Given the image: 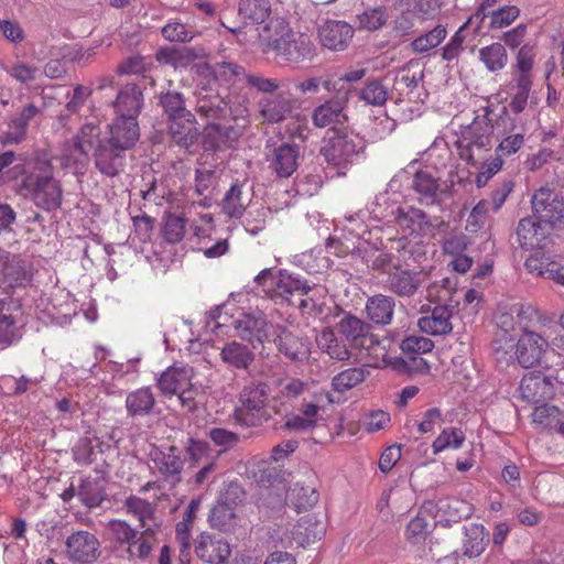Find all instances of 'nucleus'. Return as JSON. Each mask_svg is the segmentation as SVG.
<instances>
[{"mask_svg": "<svg viewBox=\"0 0 564 564\" xmlns=\"http://www.w3.org/2000/svg\"><path fill=\"white\" fill-rule=\"evenodd\" d=\"M549 340L535 332L527 330L518 339V362L524 368L541 365L544 369L543 373L523 377L521 390L525 398L535 401L552 399L555 386L564 384V356L554 349L549 351Z\"/></svg>", "mask_w": 564, "mask_h": 564, "instance_id": "nucleus-1", "label": "nucleus"}, {"mask_svg": "<svg viewBox=\"0 0 564 564\" xmlns=\"http://www.w3.org/2000/svg\"><path fill=\"white\" fill-rule=\"evenodd\" d=\"M457 279L455 276L443 278L427 286L426 299L436 302L431 315L417 321L419 328L433 336L448 334L453 329L452 318L459 305Z\"/></svg>", "mask_w": 564, "mask_h": 564, "instance_id": "nucleus-2", "label": "nucleus"}, {"mask_svg": "<svg viewBox=\"0 0 564 564\" xmlns=\"http://www.w3.org/2000/svg\"><path fill=\"white\" fill-rule=\"evenodd\" d=\"M263 31L268 35L260 34V36L267 41V46L285 62L305 63L313 61L316 56V45L312 36L293 31L282 19L270 20Z\"/></svg>", "mask_w": 564, "mask_h": 564, "instance_id": "nucleus-3", "label": "nucleus"}, {"mask_svg": "<svg viewBox=\"0 0 564 564\" xmlns=\"http://www.w3.org/2000/svg\"><path fill=\"white\" fill-rule=\"evenodd\" d=\"M21 187L41 209L52 212L62 205L63 189L54 177V166L47 160L34 162L33 171L22 180Z\"/></svg>", "mask_w": 564, "mask_h": 564, "instance_id": "nucleus-4", "label": "nucleus"}, {"mask_svg": "<svg viewBox=\"0 0 564 564\" xmlns=\"http://www.w3.org/2000/svg\"><path fill=\"white\" fill-rule=\"evenodd\" d=\"M365 148V140L358 134L345 129H332L323 139L318 154L328 166L336 169L338 175H345Z\"/></svg>", "mask_w": 564, "mask_h": 564, "instance_id": "nucleus-5", "label": "nucleus"}, {"mask_svg": "<svg viewBox=\"0 0 564 564\" xmlns=\"http://www.w3.org/2000/svg\"><path fill=\"white\" fill-rule=\"evenodd\" d=\"M489 109L485 113L476 116L470 124L464 128L460 138L457 140L459 158L470 165H476L481 154L491 149V133L494 126L488 118Z\"/></svg>", "mask_w": 564, "mask_h": 564, "instance_id": "nucleus-6", "label": "nucleus"}, {"mask_svg": "<svg viewBox=\"0 0 564 564\" xmlns=\"http://www.w3.org/2000/svg\"><path fill=\"white\" fill-rule=\"evenodd\" d=\"M240 405L235 410L236 420L246 426H260L269 421V387L262 381L245 386L239 394Z\"/></svg>", "mask_w": 564, "mask_h": 564, "instance_id": "nucleus-7", "label": "nucleus"}, {"mask_svg": "<svg viewBox=\"0 0 564 564\" xmlns=\"http://www.w3.org/2000/svg\"><path fill=\"white\" fill-rule=\"evenodd\" d=\"M196 113L206 122V144L210 149L219 147V141L213 135L217 134L219 139L226 135V130L218 121L228 116V101L219 93L212 94L206 88L197 93L195 106Z\"/></svg>", "mask_w": 564, "mask_h": 564, "instance_id": "nucleus-8", "label": "nucleus"}, {"mask_svg": "<svg viewBox=\"0 0 564 564\" xmlns=\"http://www.w3.org/2000/svg\"><path fill=\"white\" fill-rule=\"evenodd\" d=\"M64 545L65 557L75 564H93L102 554L99 539L87 530L73 531L66 536Z\"/></svg>", "mask_w": 564, "mask_h": 564, "instance_id": "nucleus-9", "label": "nucleus"}, {"mask_svg": "<svg viewBox=\"0 0 564 564\" xmlns=\"http://www.w3.org/2000/svg\"><path fill=\"white\" fill-rule=\"evenodd\" d=\"M335 326L337 333L347 341V347H351L354 351L370 350L379 344L372 326L350 313H345Z\"/></svg>", "mask_w": 564, "mask_h": 564, "instance_id": "nucleus-10", "label": "nucleus"}, {"mask_svg": "<svg viewBox=\"0 0 564 564\" xmlns=\"http://www.w3.org/2000/svg\"><path fill=\"white\" fill-rule=\"evenodd\" d=\"M534 217L552 228H564V196L549 188H540L532 197Z\"/></svg>", "mask_w": 564, "mask_h": 564, "instance_id": "nucleus-11", "label": "nucleus"}, {"mask_svg": "<svg viewBox=\"0 0 564 564\" xmlns=\"http://www.w3.org/2000/svg\"><path fill=\"white\" fill-rule=\"evenodd\" d=\"M427 273L422 270L402 268L400 264L387 272L384 289L399 297H413L425 283Z\"/></svg>", "mask_w": 564, "mask_h": 564, "instance_id": "nucleus-12", "label": "nucleus"}, {"mask_svg": "<svg viewBox=\"0 0 564 564\" xmlns=\"http://www.w3.org/2000/svg\"><path fill=\"white\" fill-rule=\"evenodd\" d=\"M303 160L301 147L292 141H283L268 154L269 167L281 178H288L299 169Z\"/></svg>", "mask_w": 564, "mask_h": 564, "instance_id": "nucleus-13", "label": "nucleus"}, {"mask_svg": "<svg viewBox=\"0 0 564 564\" xmlns=\"http://www.w3.org/2000/svg\"><path fill=\"white\" fill-rule=\"evenodd\" d=\"M151 458L155 469L163 480L172 486L182 481V471L185 460L182 451L175 445L155 448L151 452Z\"/></svg>", "mask_w": 564, "mask_h": 564, "instance_id": "nucleus-14", "label": "nucleus"}, {"mask_svg": "<svg viewBox=\"0 0 564 564\" xmlns=\"http://www.w3.org/2000/svg\"><path fill=\"white\" fill-rule=\"evenodd\" d=\"M231 326L237 336L248 341L252 349H257L269 337V322L261 313H240L232 318Z\"/></svg>", "mask_w": 564, "mask_h": 564, "instance_id": "nucleus-15", "label": "nucleus"}, {"mask_svg": "<svg viewBox=\"0 0 564 564\" xmlns=\"http://www.w3.org/2000/svg\"><path fill=\"white\" fill-rule=\"evenodd\" d=\"M95 167L107 177L120 175L126 166L127 151L102 139L93 152Z\"/></svg>", "mask_w": 564, "mask_h": 564, "instance_id": "nucleus-16", "label": "nucleus"}, {"mask_svg": "<svg viewBox=\"0 0 564 564\" xmlns=\"http://www.w3.org/2000/svg\"><path fill=\"white\" fill-rule=\"evenodd\" d=\"M496 129L499 131L502 140L496 149L499 156H509L518 152L524 142V128L517 124L516 118H512L507 108H503L499 117Z\"/></svg>", "mask_w": 564, "mask_h": 564, "instance_id": "nucleus-17", "label": "nucleus"}, {"mask_svg": "<svg viewBox=\"0 0 564 564\" xmlns=\"http://www.w3.org/2000/svg\"><path fill=\"white\" fill-rule=\"evenodd\" d=\"M299 108V100L284 93L265 96L259 99L258 109L263 121L279 123L283 121L293 110Z\"/></svg>", "mask_w": 564, "mask_h": 564, "instance_id": "nucleus-18", "label": "nucleus"}, {"mask_svg": "<svg viewBox=\"0 0 564 564\" xmlns=\"http://www.w3.org/2000/svg\"><path fill=\"white\" fill-rule=\"evenodd\" d=\"M411 187L417 195L419 203L424 206L441 205L445 196L441 178L427 169L415 172Z\"/></svg>", "mask_w": 564, "mask_h": 564, "instance_id": "nucleus-19", "label": "nucleus"}, {"mask_svg": "<svg viewBox=\"0 0 564 564\" xmlns=\"http://www.w3.org/2000/svg\"><path fill=\"white\" fill-rule=\"evenodd\" d=\"M195 553L208 564H225L231 554L229 543L219 536L202 533L195 540Z\"/></svg>", "mask_w": 564, "mask_h": 564, "instance_id": "nucleus-20", "label": "nucleus"}, {"mask_svg": "<svg viewBox=\"0 0 564 564\" xmlns=\"http://www.w3.org/2000/svg\"><path fill=\"white\" fill-rule=\"evenodd\" d=\"M348 93L344 97L337 99L326 100L324 104L316 107L312 112V121L316 128H327L329 131L336 129L337 124H344L348 121V116L345 113V104L348 100Z\"/></svg>", "mask_w": 564, "mask_h": 564, "instance_id": "nucleus-21", "label": "nucleus"}, {"mask_svg": "<svg viewBox=\"0 0 564 564\" xmlns=\"http://www.w3.org/2000/svg\"><path fill=\"white\" fill-rule=\"evenodd\" d=\"M31 280L26 263L19 257L0 256V289L21 286Z\"/></svg>", "mask_w": 564, "mask_h": 564, "instance_id": "nucleus-22", "label": "nucleus"}, {"mask_svg": "<svg viewBox=\"0 0 564 564\" xmlns=\"http://www.w3.org/2000/svg\"><path fill=\"white\" fill-rule=\"evenodd\" d=\"M139 137L140 130L137 120L129 117H117L109 126V135L104 137L102 139L124 151H128L134 147Z\"/></svg>", "mask_w": 564, "mask_h": 564, "instance_id": "nucleus-23", "label": "nucleus"}, {"mask_svg": "<svg viewBox=\"0 0 564 564\" xmlns=\"http://www.w3.org/2000/svg\"><path fill=\"white\" fill-rule=\"evenodd\" d=\"M354 33L352 26L344 21H327L318 31L322 45L332 51L345 50Z\"/></svg>", "mask_w": 564, "mask_h": 564, "instance_id": "nucleus-24", "label": "nucleus"}, {"mask_svg": "<svg viewBox=\"0 0 564 564\" xmlns=\"http://www.w3.org/2000/svg\"><path fill=\"white\" fill-rule=\"evenodd\" d=\"M315 340L321 351L330 359L347 361L354 355L351 347H347L345 338L337 333L336 326L334 328L324 327Z\"/></svg>", "mask_w": 564, "mask_h": 564, "instance_id": "nucleus-25", "label": "nucleus"}, {"mask_svg": "<svg viewBox=\"0 0 564 564\" xmlns=\"http://www.w3.org/2000/svg\"><path fill=\"white\" fill-rule=\"evenodd\" d=\"M143 106L142 89L137 84H127L123 86L113 101V107L118 117L132 118L137 120Z\"/></svg>", "mask_w": 564, "mask_h": 564, "instance_id": "nucleus-26", "label": "nucleus"}, {"mask_svg": "<svg viewBox=\"0 0 564 564\" xmlns=\"http://www.w3.org/2000/svg\"><path fill=\"white\" fill-rule=\"evenodd\" d=\"M395 224L410 235H423L434 227L427 214L415 207H398L392 212Z\"/></svg>", "mask_w": 564, "mask_h": 564, "instance_id": "nucleus-27", "label": "nucleus"}, {"mask_svg": "<svg viewBox=\"0 0 564 564\" xmlns=\"http://www.w3.org/2000/svg\"><path fill=\"white\" fill-rule=\"evenodd\" d=\"M40 113L34 104L25 106L21 112L12 117L8 123V130L0 137L2 144H19L25 137L30 121Z\"/></svg>", "mask_w": 564, "mask_h": 564, "instance_id": "nucleus-28", "label": "nucleus"}, {"mask_svg": "<svg viewBox=\"0 0 564 564\" xmlns=\"http://www.w3.org/2000/svg\"><path fill=\"white\" fill-rule=\"evenodd\" d=\"M167 123L170 134L177 145L187 149L197 141L199 131L192 111L167 120Z\"/></svg>", "mask_w": 564, "mask_h": 564, "instance_id": "nucleus-29", "label": "nucleus"}, {"mask_svg": "<svg viewBox=\"0 0 564 564\" xmlns=\"http://www.w3.org/2000/svg\"><path fill=\"white\" fill-rule=\"evenodd\" d=\"M241 489L237 485H231L217 503L213 507L209 513V523L213 528L219 531H228L232 528L235 520V502L229 499V495L238 496Z\"/></svg>", "mask_w": 564, "mask_h": 564, "instance_id": "nucleus-30", "label": "nucleus"}, {"mask_svg": "<svg viewBox=\"0 0 564 564\" xmlns=\"http://www.w3.org/2000/svg\"><path fill=\"white\" fill-rule=\"evenodd\" d=\"M435 508V518L440 520V522H444L446 525H451L452 523H457L460 520L468 518L473 508L467 501L448 497V498H440L434 503Z\"/></svg>", "mask_w": 564, "mask_h": 564, "instance_id": "nucleus-31", "label": "nucleus"}, {"mask_svg": "<svg viewBox=\"0 0 564 564\" xmlns=\"http://www.w3.org/2000/svg\"><path fill=\"white\" fill-rule=\"evenodd\" d=\"M544 224L535 217L523 218L517 228L518 242L521 248L533 250L542 248L546 240Z\"/></svg>", "mask_w": 564, "mask_h": 564, "instance_id": "nucleus-32", "label": "nucleus"}, {"mask_svg": "<svg viewBox=\"0 0 564 564\" xmlns=\"http://www.w3.org/2000/svg\"><path fill=\"white\" fill-rule=\"evenodd\" d=\"M220 359L231 369L249 371L256 355L247 345L232 340L226 343L221 348Z\"/></svg>", "mask_w": 564, "mask_h": 564, "instance_id": "nucleus-33", "label": "nucleus"}, {"mask_svg": "<svg viewBox=\"0 0 564 564\" xmlns=\"http://www.w3.org/2000/svg\"><path fill=\"white\" fill-rule=\"evenodd\" d=\"M275 343L279 351L291 360H302L308 355V347L300 336L284 326L275 327Z\"/></svg>", "mask_w": 564, "mask_h": 564, "instance_id": "nucleus-34", "label": "nucleus"}, {"mask_svg": "<svg viewBox=\"0 0 564 564\" xmlns=\"http://www.w3.org/2000/svg\"><path fill=\"white\" fill-rule=\"evenodd\" d=\"M274 296L290 300L291 296H305L312 290L308 282L297 274L280 270L275 278Z\"/></svg>", "mask_w": 564, "mask_h": 564, "instance_id": "nucleus-35", "label": "nucleus"}, {"mask_svg": "<svg viewBox=\"0 0 564 564\" xmlns=\"http://www.w3.org/2000/svg\"><path fill=\"white\" fill-rule=\"evenodd\" d=\"M395 302L389 295L376 294L368 297L366 313L368 318L377 325H389L394 314Z\"/></svg>", "mask_w": 564, "mask_h": 564, "instance_id": "nucleus-36", "label": "nucleus"}, {"mask_svg": "<svg viewBox=\"0 0 564 564\" xmlns=\"http://www.w3.org/2000/svg\"><path fill=\"white\" fill-rule=\"evenodd\" d=\"M155 397L149 387L139 388L126 397L127 414L131 417H144L153 413Z\"/></svg>", "mask_w": 564, "mask_h": 564, "instance_id": "nucleus-37", "label": "nucleus"}, {"mask_svg": "<svg viewBox=\"0 0 564 564\" xmlns=\"http://www.w3.org/2000/svg\"><path fill=\"white\" fill-rule=\"evenodd\" d=\"M463 555L473 558L484 553L489 543V532L482 524L471 523L464 527Z\"/></svg>", "mask_w": 564, "mask_h": 564, "instance_id": "nucleus-38", "label": "nucleus"}, {"mask_svg": "<svg viewBox=\"0 0 564 564\" xmlns=\"http://www.w3.org/2000/svg\"><path fill=\"white\" fill-rule=\"evenodd\" d=\"M324 533V523L316 516L306 514L294 525L292 536L299 544L304 545L319 540Z\"/></svg>", "mask_w": 564, "mask_h": 564, "instance_id": "nucleus-39", "label": "nucleus"}, {"mask_svg": "<svg viewBox=\"0 0 564 564\" xmlns=\"http://www.w3.org/2000/svg\"><path fill=\"white\" fill-rule=\"evenodd\" d=\"M192 372L191 368L171 367L159 377L158 387L165 395L176 394L189 384Z\"/></svg>", "mask_w": 564, "mask_h": 564, "instance_id": "nucleus-40", "label": "nucleus"}, {"mask_svg": "<svg viewBox=\"0 0 564 564\" xmlns=\"http://www.w3.org/2000/svg\"><path fill=\"white\" fill-rule=\"evenodd\" d=\"M423 70L412 69V64H408L398 70L393 78L391 96L397 93L398 97L409 96L423 80Z\"/></svg>", "mask_w": 564, "mask_h": 564, "instance_id": "nucleus-41", "label": "nucleus"}, {"mask_svg": "<svg viewBox=\"0 0 564 564\" xmlns=\"http://www.w3.org/2000/svg\"><path fill=\"white\" fill-rule=\"evenodd\" d=\"M77 497L88 509L97 508L106 498L105 488L96 478H84L77 488Z\"/></svg>", "mask_w": 564, "mask_h": 564, "instance_id": "nucleus-42", "label": "nucleus"}, {"mask_svg": "<svg viewBox=\"0 0 564 564\" xmlns=\"http://www.w3.org/2000/svg\"><path fill=\"white\" fill-rule=\"evenodd\" d=\"M239 15L245 23H264L271 13L269 0H241L239 3Z\"/></svg>", "mask_w": 564, "mask_h": 564, "instance_id": "nucleus-43", "label": "nucleus"}, {"mask_svg": "<svg viewBox=\"0 0 564 564\" xmlns=\"http://www.w3.org/2000/svg\"><path fill=\"white\" fill-rule=\"evenodd\" d=\"M513 83L510 86V102L509 108L514 115L521 113L527 105H528V98L529 94L532 87V79L531 76L527 75H517L513 78Z\"/></svg>", "mask_w": 564, "mask_h": 564, "instance_id": "nucleus-44", "label": "nucleus"}, {"mask_svg": "<svg viewBox=\"0 0 564 564\" xmlns=\"http://www.w3.org/2000/svg\"><path fill=\"white\" fill-rule=\"evenodd\" d=\"M227 101H228V116L231 117V119L235 122V126H230V127L224 126V130H226L227 139H236L242 134L245 128L249 123V109H248L249 101L247 99H243L242 101H239L238 104H235L231 100H227Z\"/></svg>", "mask_w": 564, "mask_h": 564, "instance_id": "nucleus-45", "label": "nucleus"}, {"mask_svg": "<svg viewBox=\"0 0 564 564\" xmlns=\"http://www.w3.org/2000/svg\"><path fill=\"white\" fill-rule=\"evenodd\" d=\"M358 97L367 105L373 107L383 106L389 99V87L383 84L382 79H371L359 90Z\"/></svg>", "mask_w": 564, "mask_h": 564, "instance_id": "nucleus-46", "label": "nucleus"}, {"mask_svg": "<svg viewBox=\"0 0 564 564\" xmlns=\"http://www.w3.org/2000/svg\"><path fill=\"white\" fill-rule=\"evenodd\" d=\"M210 75L216 82L221 84L243 82L247 77L245 68L232 62L215 63L210 67Z\"/></svg>", "mask_w": 564, "mask_h": 564, "instance_id": "nucleus-47", "label": "nucleus"}, {"mask_svg": "<svg viewBox=\"0 0 564 564\" xmlns=\"http://www.w3.org/2000/svg\"><path fill=\"white\" fill-rule=\"evenodd\" d=\"M479 59L489 72H499L508 63V54L501 43H492L479 50Z\"/></svg>", "mask_w": 564, "mask_h": 564, "instance_id": "nucleus-48", "label": "nucleus"}, {"mask_svg": "<svg viewBox=\"0 0 564 564\" xmlns=\"http://www.w3.org/2000/svg\"><path fill=\"white\" fill-rule=\"evenodd\" d=\"M159 106L167 120L191 112L186 108L184 95L176 90H167L159 96Z\"/></svg>", "mask_w": 564, "mask_h": 564, "instance_id": "nucleus-49", "label": "nucleus"}, {"mask_svg": "<svg viewBox=\"0 0 564 564\" xmlns=\"http://www.w3.org/2000/svg\"><path fill=\"white\" fill-rule=\"evenodd\" d=\"M101 141L99 127L94 123H86L74 138V147L79 153L87 155L88 151H95L97 144Z\"/></svg>", "mask_w": 564, "mask_h": 564, "instance_id": "nucleus-50", "label": "nucleus"}, {"mask_svg": "<svg viewBox=\"0 0 564 564\" xmlns=\"http://www.w3.org/2000/svg\"><path fill=\"white\" fill-rule=\"evenodd\" d=\"M246 203L242 198V185L236 182L226 192L223 198V212L230 218H239L242 216Z\"/></svg>", "mask_w": 564, "mask_h": 564, "instance_id": "nucleus-51", "label": "nucleus"}, {"mask_svg": "<svg viewBox=\"0 0 564 564\" xmlns=\"http://www.w3.org/2000/svg\"><path fill=\"white\" fill-rule=\"evenodd\" d=\"M140 536L138 538V544L134 547H127L129 558H138L141 561L147 560L154 544L156 543V529L152 527L141 528Z\"/></svg>", "mask_w": 564, "mask_h": 564, "instance_id": "nucleus-52", "label": "nucleus"}, {"mask_svg": "<svg viewBox=\"0 0 564 564\" xmlns=\"http://www.w3.org/2000/svg\"><path fill=\"white\" fill-rule=\"evenodd\" d=\"M446 35V28L440 24L430 32L413 40L410 46L414 53L423 54L437 47L445 40Z\"/></svg>", "mask_w": 564, "mask_h": 564, "instance_id": "nucleus-53", "label": "nucleus"}, {"mask_svg": "<svg viewBox=\"0 0 564 564\" xmlns=\"http://www.w3.org/2000/svg\"><path fill=\"white\" fill-rule=\"evenodd\" d=\"M187 219L184 216L169 213L164 217L163 237L166 242L175 245L183 240Z\"/></svg>", "mask_w": 564, "mask_h": 564, "instance_id": "nucleus-54", "label": "nucleus"}, {"mask_svg": "<svg viewBox=\"0 0 564 564\" xmlns=\"http://www.w3.org/2000/svg\"><path fill=\"white\" fill-rule=\"evenodd\" d=\"M288 499L300 511L315 506L318 501V494L311 486L295 484L288 492Z\"/></svg>", "mask_w": 564, "mask_h": 564, "instance_id": "nucleus-55", "label": "nucleus"}, {"mask_svg": "<svg viewBox=\"0 0 564 564\" xmlns=\"http://www.w3.org/2000/svg\"><path fill=\"white\" fill-rule=\"evenodd\" d=\"M366 379V371L362 368H349L338 375L332 380V387L337 392H345L358 386Z\"/></svg>", "mask_w": 564, "mask_h": 564, "instance_id": "nucleus-56", "label": "nucleus"}, {"mask_svg": "<svg viewBox=\"0 0 564 564\" xmlns=\"http://www.w3.org/2000/svg\"><path fill=\"white\" fill-rule=\"evenodd\" d=\"M109 529L111 530L117 543L127 544L128 547H134L138 544V538L140 536V532L133 528L129 523L122 520H111L108 523Z\"/></svg>", "mask_w": 564, "mask_h": 564, "instance_id": "nucleus-57", "label": "nucleus"}, {"mask_svg": "<svg viewBox=\"0 0 564 564\" xmlns=\"http://www.w3.org/2000/svg\"><path fill=\"white\" fill-rule=\"evenodd\" d=\"M388 15L382 7L368 9L357 15L358 29L366 31H376L382 28L387 22Z\"/></svg>", "mask_w": 564, "mask_h": 564, "instance_id": "nucleus-58", "label": "nucleus"}, {"mask_svg": "<svg viewBox=\"0 0 564 564\" xmlns=\"http://www.w3.org/2000/svg\"><path fill=\"white\" fill-rule=\"evenodd\" d=\"M524 265L529 272H535L540 276L551 279L554 281L556 280L561 269V265L558 263L554 261H549L547 259L543 258L540 259L535 256L529 257L525 260Z\"/></svg>", "mask_w": 564, "mask_h": 564, "instance_id": "nucleus-59", "label": "nucleus"}, {"mask_svg": "<svg viewBox=\"0 0 564 564\" xmlns=\"http://www.w3.org/2000/svg\"><path fill=\"white\" fill-rule=\"evenodd\" d=\"M464 441L465 436L459 429L448 427L434 440L432 448L434 454H438L447 447L459 448Z\"/></svg>", "mask_w": 564, "mask_h": 564, "instance_id": "nucleus-60", "label": "nucleus"}, {"mask_svg": "<svg viewBox=\"0 0 564 564\" xmlns=\"http://www.w3.org/2000/svg\"><path fill=\"white\" fill-rule=\"evenodd\" d=\"M124 506L129 513L133 514L140 522V528H148L145 524L147 519L152 518L153 516V507L147 500L130 496L126 499Z\"/></svg>", "mask_w": 564, "mask_h": 564, "instance_id": "nucleus-61", "label": "nucleus"}, {"mask_svg": "<svg viewBox=\"0 0 564 564\" xmlns=\"http://www.w3.org/2000/svg\"><path fill=\"white\" fill-rule=\"evenodd\" d=\"M471 20H467L451 37L449 42L441 50L442 58L446 62H452L459 56L463 51V44L465 42L464 31L468 29V23Z\"/></svg>", "mask_w": 564, "mask_h": 564, "instance_id": "nucleus-62", "label": "nucleus"}, {"mask_svg": "<svg viewBox=\"0 0 564 564\" xmlns=\"http://www.w3.org/2000/svg\"><path fill=\"white\" fill-rule=\"evenodd\" d=\"M400 347L402 352L408 357L419 356L430 352L434 347V343L426 337L409 336L402 340Z\"/></svg>", "mask_w": 564, "mask_h": 564, "instance_id": "nucleus-63", "label": "nucleus"}, {"mask_svg": "<svg viewBox=\"0 0 564 564\" xmlns=\"http://www.w3.org/2000/svg\"><path fill=\"white\" fill-rule=\"evenodd\" d=\"M162 35L171 42H189L196 35V31L180 22H170L162 28Z\"/></svg>", "mask_w": 564, "mask_h": 564, "instance_id": "nucleus-64", "label": "nucleus"}]
</instances>
